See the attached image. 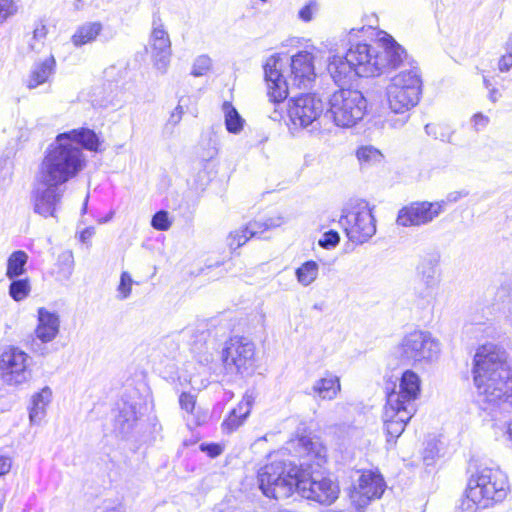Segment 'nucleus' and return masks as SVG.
Listing matches in <instances>:
<instances>
[{
	"mask_svg": "<svg viewBox=\"0 0 512 512\" xmlns=\"http://www.w3.org/2000/svg\"><path fill=\"white\" fill-rule=\"evenodd\" d=\"M82 149L101 150V141L94 130L81 127L58 134L39 165V182L63 185L76 178L87 166Z\"/></svg>",
	"mask_w": 512,
	"mask_h": 512,
	"instance_id": "f257e3e1",
	"label": "nucleus"
},
{
	"mask_svg": "<svg viewBox=\"0 0 512 512\" xmlns=\"http://www.w3.org/2000/svg\"><path fill=\"white\" fill-rule=\"evenodd\" d=\"M473 379L483 395L484 410L512 408V371L505 350L489 343L480 346L473 360Z\"/></svg>",
	"mask_w": 512,
	"mask_h": 512,
	"instance_id": "f03ea898",
	"label": "nucleus"
},
{
	"mask_svg": "<svg viewBox=\"0 0 512 512\" xmlns=\"http://www.w3.org/2000/svg\"><path fill=\"white\" fill-rule=\"evenodd\" d=\"M355 29L349 32L348 43L350 47L344 56L333 55L329 58L327 70L333 81L342 86L349 83L355 77L379 76V68L376 57L380 51L379 44L366 42L352 43Z\"/></svg>",
	"mask_w": 512,
	"mask_h": 512,
	"instance_id": "7ed1b4c3",
	"label": "nucleus"
},
{
	"mask_svg": "<svg viewBox=\"0 0 512 512\" xmlns=\"http://www.w3.org/2000/svg\"><path fill=\"white\" fill-rule=\"evenodd\" d=\"M301 466L291 461H273L261 467L257 474L258 487L264 496L287 499L297 493Z\"/></svg>",
	"mask_w": 512,
	"mask_h": 512,
	"instance_id": "20e7f679",
	"label": "nucleus"
},
{
	"mask_svg": "<svg viewBox=\"0 0 512 512\" xmlns=\"http://www.w3.org/2000/svg\"><path fill=\"white\" fill-rule=\"evenodd\" d=\"M423 82L418 67H411L395 75L386 88L389 108L402 114L415 107L422 95Z\"/></svg>",
	"mask_w": 512,
	"mask_h": 512,
	"instance_id": "39448f33",
	"label": "nucleus"
},
{
	"mask_svg": "<svg viewBox=\"0 0 512 512\" xmlns=\"http://www.w3.org/2000/svg\"><path fill=\"white\" fill-rule=\"evenodd\" d=\"M338 222L347 238L356 244L367 242L376 233L372 209L363 199H350L343 206Z\"/></svg>",
	"mask_w": 512,
	"mask_h": 512,
	"instance_id": "423d86ee",
	"label": "nucleus"
},
{
	"mask_svg": "<svg viewBox=\"0 0 512 512\" xmlns=\"http://www.w3.org/2000/svg\"><path fill=\"white\" fill-rule=\"evenodd\" d=\"M328 104L325 116L329 115L335 125L344 128L356 125L368 111L367 99L359 90L340 88L329 97Z\"/></svg>",
	"mask_w": 512,
	"mask_h": 512,
	"instance_id": "0eeeda50",
	"label": "nucleus"
},
{
	"mask_svg": "<svg viewBox=\"0 0 512 512\" xmlns=\"http://www.w3.org/2000/svg\"><path fill=\"white\" fill-rule=\"evenodd\" d=\"M470 493L482 500L484 507L501 503L509 492L507 475L498 467H479L468 481Z\"/></svg>",
	"mask_w": 512,
	"mask_h": 512,
	"instance_id": "6e6552de",
	"label": "nucleus"
},
{
	"mask_svg": "<svg viewBox=\"0 0 512 512\" xmlns=\"http://www.w3.org/2000/svg\"><path fill=\"white\" fill-rule=\"evenodd\" d=\"M221 359L227 373L241 378L252 376L256 369L255 344L244 336H233L225 342Z\"/></svg>",
	"mask_w": 512,
	"mask_h": 512,
	"instance_id": "1a4fd4ad",
	"label": "nucleus"
},
{
	"mask_svg": "<svg viewBox=\"0 0 512 512\" xmlns=\"http://www.w3.org/2000/svg\"><path fill=\"white\" fill-rule=\"evenodd\" d=\"M440 353L438 340L430 332L415 330L406 334L397 346V354L401 362L408 365L431 363Z\"/></svg>",
	"mask_w": 512,
	"mask_h": 512,
	"instance_id": "9d476101",
	"label": "nucleus"
},
{
	"mask_svg": "<svg viewBox=\"0 0 512 512\" xmlns=\"http://www.w3.org/2000/svg\"><path fill=\"white\" fill-rule=\"evenodd\" d=\"M281 66V58L277 54L268 57L263 65L267 94L270 102L275 106L269 118L275 122H280L283 119V103L289 95L288 82L283 80Z\"/></svg>",
	"mask_w": 512,
	"mask_h": 512,
	"instance_id": "9b49d317",
	"label": "nucleus"
},
{
	"mask_svg": "<svg viewBox=\"0 0 512 512\" xmlns=\"http://www.w3.org/2000/svg\"><path fill=\"white\" fill-rule=\"evenodd\" d=\"M297 494L321 505H331L339 497L340 488L336 480L329 476L317 477L301 468Z\"/></svg>",
	"mask_w": 512,
	"mask_h": 512,
	"instance_id": "f8f14e48",
	"label": "nucleus"
},
{
	"mask_svg": "<svg viewBox=\"0 0 512 512\" xmlns=\"http://www.w3.org/2000/svg\"><path fill=\"white\" fill-rule=\"evenodd\" d=\"M324 112V102L315 93H304L291 97L287 114L293 125L301 128L312 126Z\"/></svg>",
	"mask_w": 512,
	"mask_h": 512,
	"instance_id": "ddd939ff",
	"label": "nucleus"
},
{
	"mask_svg": "<svg viewBox=\"0 0 512 512\" xmlns=\"http://www.w3.org/2000/svg\"><path fill=\"white\" fill-rule=\"evenodd\" d=\"M386 489L384 477L378 470H364L349 492L352 505L361 510L373 500L380 499Z\"/></svg>",
	"mask_w": 512,
	"mask_h": 512,
	"instance_id": "4468645a",
	"label": "nucleus"
},
{
	"mask_svg": "<svg viewBox=\"0 0 512 512\" xmlns=\"http://www.w3.org/2000/svg\"><path fill=\"white\" fill-rule=\"evenodd\" d=\"M445 211V201H414L397 213L396 223L402 227H420L431 223Z\"/></svg>",
	"mask_w": 512,
	"mask_h": 512,
	"instance_id": "2eb2a0df",
	"label": "nucleus"
},
{
	"mask_svg": "<svg viewBox=\"0 0 512 512\" xmlns=\"http://www.w3.org/2000/svg\"><path fill=\"white\" fill-rule=\"evenodd\" d=\"M149 50L153 67L162 75L166 74L172 57L171 40L160 16L153 14Z\"/></svg>",
	"mask_w": 512,
	"mask_h": 512,
	"instance_id": "dca6fc26",
	"label": "nucleus"
},
{
	"mask_svg": "<svg viewBox=\"0 0 512 512\" xmlns=\"http://www.w3.org/2000/svg\"><path fill=\"white\" fill-rule=\"evenodd\" d=\"M421 391V380L413 370H406L399 380V391H392L387 394V404L390 407H403L415 412L414 401Z\"/></svg>",
	"mask_w": 512,
	"mask_h": 512,
	"instance_id": "f3484780",
	"label": "nucleus"
},
{
	"mask_svg": "<svg viewBox=\"0 0 512 512\" xmlns=\"http://www.w3.org/2000/svg\"><path fill=\"white\" fill-rule=\"evenodd\" d=\"M316 73L314 66V56L308 51H298L290 58V74L283 80L288 82V90L290 86L301 88H309L315 81Z\"/></svg>",
	"mask_w": 512,
	"mask_h": 512,
	"instance_id": "a211bd4d",
	"label": "nucleus"
},
{
	"mask_svg": "<svg viewBox=\"0 0 512 512\" xmlns=\"http://www.w3.org/2000/svg\"><path fill=\"white\" fill-rule=\"evenodd\" d=\"M59 185H45L39 182V170L35 179V187L32 192L34 211L43 216H54L56 205L61 199V194L56 191Z\"/></svg>",
	"mask_w": 512,
	"mask_h": 512,
	"instance_id": "6ab92c4d",
	"label": "nucleus"
},
{
	"mask_svg": "<svg viewBox=\"0 0 512 512\" xmlns=\"http://www.w3.org/2000/svg\"><path fill=\"white\" fill-rule=\"evenodd\" d=\"M414 411L403 407L385 406L384 430L386 433L387 444L394 445L396 439L404 432L407 423L410 421Z\"/></svg>",
	"mask_w": 512,
	"mask_h": 512,
	"instance_id": "aec40b11",
	"label": "nucleus"
},
{
	"mask_svg": "<svg viewBox=\"0 0 512 512\" xmlns=\"http://www.w3.org/2000/svg\"><path fill=\"white\" fill-rule=\"evenodd\" d=\"M383 44L380 45V51H378V57H376L379 75L384 72L386 68L396 69L403 63L404 59L407 58L406 50L398 44L395 39L386 34L382 38Z\"/></svg>",
	"mask_w": 512,
	"mask_h": 512,
	"instance_id": "412c9836",
	"label": "nucleus"
},
{
	"mask_svg": "<svg viewBox=\"0 0 512 512\" xmlns=\"http://www.w3.org/2000/svg\"><path fill=\"white\" fill-rule=\"evenodd\" d=\"M27 354L16 347L10 346L0 356V373L7 381H12L26 369Z\"/></svg>",
	"mask_w": 512,
	"mask_h": 512,
	"instance_id": "4be33fe9",
	"label": "nucleus"
},
{
	"mask_svg": "<svg viewBox=\"0 0 512 512\" xmlns=\"http://www.w3.org/2000/svg\"><path fill=\"white\" fill-rule=\"evenodd\" d=\"M255 396L247 391L238 405L233 408L222 422V429L225 433H232L237 430L250 415Z\"/></svg>",
	"mask_w": 512,
	"mask_h": 512,
	"instance_id": "5701e85b",
	"label": "nucleus"
},
{
	"mask_svg": "<svg viewBox=\"0 0 512 512\" xmlns=\"http://www.w3.org/2000/svg\"><path fill=\"white\" fill-rule=\"evenodd\" d=\"M59 331V318L56 314L41 307L38 309V324L35 334L42 342H49L54 339Z\"/></svg>",
	"mask_w": 512,
	"mask_h": 512,
	"instance_id": "b1692460",
	"label": "nucleus"
},
{
	"mask_svg": "<svg viewBox=\"0 0 512 512\" xmlns=\"http://www.w3.org/2000/svg\"><path fill=\"white\" fill-rule=\"evenodd\" d=\"M133 393L138 394L139 401L130 403V418L133 417V420L138 421L152 410V394L144 378L137 382Z\"/></svg>",
	"mask_w": 512,
	"mask_h": 512,
	"instance_id": "393cba45",
	"label": "nucleus"
},
{
	"mask_svg": "<svg viewBox=\"0 0 512 512\" xmlns=\"http://www.w3.org/2000/svg\"><path fill=\"white\" fill-rule=\"evenodd\" d=\"M440 261L438 253H428L421 257L417 265V275L427 288H433L437 284V267Z\"/></svg>",
	"mask_w": 512,
	"mask_h": 512,
	"instance_id": "a878e982",
	"label": "nucleus"
},
{
	"mask_svg": "<svg viewBox=\"0 0 512 512\" xmlns=\"http://www.w3.org/2000/svg\"><path fill=\"white\" fill-rule=\"evenodd\" d=\"M340 390V378L329 371H326L324 376L315 381L312 386L314 394L324 400H332L336 398Z\"/></svg>",
	"mask_w": 512,
	"mask_h": 512,
	"instance_id": "bb28decb",
	"label": "nucleus"
},
{
	"mask_svg": "<svg viewBox=\"0 0 512 512\" xmlns=\"http://www.w3.org/2000/svg\"><path fill=\"white\" fill-rule=\"evenodd\" d=\"M56 68V60L54 56H49L40 63H37L32 69L26 86L29 89H34L39 85L46 83L52 76Z\"/></svg>",
	"mask_w": 512,
	"mask_h": 512,
	"instance_id": "cd10ccee",
	"label": "nucleus"
},
{
	"mask_svg": "<svg viewBox=\"0 0 512 512\" xmlns=\"http://www.w3.org/2000/svg\"><path fill=\"white\" fill-rule=\"evenodd\" d=\"M103 30V24L99 21L86 22L80 25L71 36V43L79 48L97 40Z\"/></svg>",
	"mask_w": 512,
	"mask_h": 512,
	"instance_id": "c85d7f7f",
	"label": "nucleus"
},
{
	"mask_svg": "<svg viewBox=\"0 0 512 512\" xmlns=\"http://www.w3.org/2000/svg\"><path fill=\"white\" fill-rule=\"evenodd\" d=\"M224 113L225 128L229 133L238 134L243 130L244 119L239 114L237 109L229 101H224L222 105Z\"/></svg>",
	"mask_w": 512,
	"mask_h": 512,
	"instance_id": "c756f323",
	"label": "nucleus"
},
{
	"mask_svg": "<svg viewBox=\"0 0 512 512\" xmlns=\"http://www.w3.org/2000/svg\"><path fill=\"white\" fill-rule=\"evenodd\" d=\"M28 254L23 250L12 252L7 259L6 276L9 279H15L23 275L26 271Z\"/></svg>",
	"mask_w": 512,
	"mask_h": 512,
	"instance_id": "7c9ffc66",
	"label": "nucleus"
},
{
	"mask_svg": "<svg viewBox=\"0 0 512 512\" xmlns=\"http://www.w3.org/2000/svg\"><path fill=\"white\" fill-rule=\"evenodd\" d=\"M283 223V219L280 216L268 218L264 221L255 220L249 222L245 225L246 230H248L249 235L254 237L261 238L264 232L271 228L279 227Z\"/></svg>",
	"mask_w": 512,
	"mask_h": 512,
	"instance_id": "2f4dec72",
	"label": "nucleus"
},
{
	"mask_svg": "<svg viewBox=\"0 0 512 512\" xmlns=\"http://www.w3.org/2000/svg\"><path fill=\"white\" fill-rule=\"evenodd\" d=\"M319 265L314 260L305 261L295 271L297 281L303 286L310 285L318 275Z\"/></svg>",
	"mask_w": 512,
	"mask_h": 512,
	"instance_id": "473e14b6",
	"label": "nucleus"
},
{
	"mask_svg": "<svg viewBox=\"0 0 512 512\" xmlns=\"http://www.w3.org/2000/svg\"><path fill=\"white\" fill-rule=\"evenodd\" d=\"M9 285V295L14 301H22L28 297L31 291V283L28 278L11 279Z\"/></svg>",
	"mask_w": 512,
	"mask_h": 512,
	"instance_id": "72a5a7b5",
	"label": "nucleus"
},
{
	"mask_svg": "<svg viewBox=\"0 0 512 512\" xmlns=\"http://www.w3.org/2000/svg\"><path fill=\"white\" fill-rule=\"evenodd\" d=\"M440 457L439 442L436 438H429L424 442L422 452L423 463L426 467L433 466Z\"/></svg>",
	"mask_w": 512,
	"mask_h": 512,
	"instance_id": "f704fd0d",
	"label": "nucleus"
},
{
	"mask_svg": "<svg viewBox=\"0 0 512 512\" xmlns=\"http://www.w3.org/2000/svg\"><path fill=\"white\" fill-rule=\"evenodd\" d=\"M356 156L361 163L366 164L380 163L383 158L380 150L371 145L359 147L356 151Z\"/></svg>",
	"mask_w": 512,
	"mask_h": 512,
	"instance_id": "c9c22d12",
	"label": "nucleus"
},
{
	"mask_svg": "<svg viewBox=\"0 0 512 512\" xmlns=\"http://www.w3.org/2000/svg\"><path fill=\"white\" fill-rule=\"evenodd\" d=\"M172 225V219L168 211L161 209L151 219V226L158 231H167Z\"/></svg>",
	"mask_w": 512,
	"mask_h": 512,
	"instance_id": "e433bc0d",
	"label": "nucleus"
},
{
	"mask_svg": "<svg viewBox=\"0 0 512 512\" xmlns=\"http://www.w3.org/2000/svg\"><path fill=\"white\" fill-rule=\"evenodd\" d=\"M478 508L485 509L486 507L482 504V500L471 495L470 487L467 485L465 497L461 499L459 509H461L462 512H475Z\"/></svg>",
	"mask_w": 512,
	"mask_h": 512,
	"instance_id": "4c0bfd02",
	"label": "nucleus"
},
{
	"mask_svg": "<svg viewBox=\"0 0 512 512\" xmlns=\"http://www.w3.org/2000/svg\"><path fill=\"white\" fill-rule=\"evenodd\" d=\"M211 67V58L206 54L200 55L193 62L191 74L195 77H201L205 75Z\"/></svg>",
	"mask_w": 512,
	"mask_h": 512,
	"instance_id": "58836bf2",
	"label": "nucleus"
},
{
	"mask_svg": "<svg viewBox=\"0 0 512 512\" xmlns=\"http://www.w3.org/2000/svg\"><path fill=\"white\" fill-rule=\"evenodd\" d=\"M252 236L249 235L246 227H242L230 233L228 237V245L231 249L235 250L243 246Z\"/></svg>",
	"mask_w": 512,
	"mask_h": 512,
	"instance_id": "ea45409f",
	"label": "nucleus"
},
{
	"mask_svg": "<svg viewBox=\"0 0 512 512\" xmlns=\"http://www.w3.org/2000/svg\"><path fill=\"white\" fill-rule=\"evenodd\" d=\"M299 444L304 448L308 455H311L317 459L324 458V448L318 443L314 442L309 437H301Z\"/></svg>",
	"mask_w": 512,
	"mask_h": 512,
	"instance_id": "a19ab883",
	"label": "nucleus"
},
{
	"mask_svg": "<svg viewBox=\"0 0 512 512\" xmlns=\"http://www.w3.org/2000/svg\"><path fill=\"white\" fill-rule=\"evenodd\" d=\"M425 132L427 135L432 136L435 139L451 143L452 133L448 132L444 127L440 125L427 124L425 126Z\"/></svg>",
	"mask_w": 512,
	"mask_h": 512,
	"instance_id": "79ce46f5",
	"label": "nucleus"
},
{
	"mask_svg": "<svg viewBox=\"0 0 512 512\" xmlns=\"http://www.w3.org/2000/svg\"><path fill=\"white\" fill-rule=\"evenodd\" d=\"M340 242V235L336 230L326 231L318 241V245L324 249L335 248Z\"/></svg>",
	"mask_w": 512,
	"mask_h": 512,
	"instance_id": "37998d69",
	"label": "nucleus"
},
{
	"mask_svg": "<svg viewBox=\"0 0 512 512\" xmlns=\"http://www.w3.org/2000/svg\"><path fill=\"white\" fill-rule=\"evenodd\" d=\"M17 5L14 0H0V24L15 15Z\"/></svg>",
	"mask_w": 512,
	"mask_h": 512,
	"instance_id": "c03bdc74",
	"label": "nucleus"
},
{
	"mask_svg": "<svg viewBox=\"0 0 512 512\" xmlns=\"http://www.w3.org/2000/svg\"><path fill=\"white\" fill-rule=\"evenodd\" d=\"M185 333L190 334L192 338H195L191 341V345L193 349H198L201 351L202 346L206 343L208 338V332L205 330L199 329H186Z\"/></svg>",
	"mask_w": 512,
	"mask_h": 512,
	"instance_id": "a18cd8bd",
	"label": "nucleus"
},
{
	"mask_svg": "<svg viewBox=\"0 0 512 512\" xmlns=\"http://www.w3.org/2000/svg\"><path fill=\"white\" fill-rule=\"evenodd\" d=\"M316 2L309 1L305 6H303L299 12L298 17L304 22H310L313 19V14L316 9Z\"/></svg>",
	"mask_w": 512,
	"mask_h": 512,
	"instance_id": "49530a36",
	"label": "nucleus"
},
{
	"mask_svg": "<svg viewBox=\"0 0 512 512\" xmlns=\"http://www.w3.org/2000/svg\"><path fill=\"white\" fill-rule=\"evenodd\" d=\"M199 448L210 458H216L222 453V448L217 443H201Z\"/></svg>",
	"mask_w": 512,
	"mask_h": 512,
	"instance_id": "de8ad7c7",
	"label": "nucleus"
},
{
	"mask_svg": "<svg viewBox=\"0 0 512 512\" xmlns=\"http://www.w3.org/2000/svg\"><path fill=\"white\" fill-rule=\"evenodd\" d=\"M179 404L183 410L192 412L195 407V398L190 393L182 392L179 397Z\"/></svg>",
	"mask_w": 512,
	"mask_h": 512,
	"instance_id": "09e8293b",
	"label": "nucleus"
},
{
	"mask_svg": "<svg viewBox=\"0 0 512 512\" xmlns=\"http://www.w3.org/2000/svg\"><path fill=\"white\" fill-rule=\"evenodd\" d=\"M179 211L186 223L191 222L194 215V206H191L187 202L179 204L178 208H174Z\"/></svg>",
	"mask_w": 512,
	"mask_h": 512,
	"instance_id": "8fccbe9b",
	"label": "nucleus"
},
{
	"mask_svg": "<svg viewBox=\"0 0 512 512\" xmlns=\"http://www.w3.org/2000/svg\"><path fill=\"white\" fill-rule=\"evenodd\" d=\"M472 122H473V126L474 128L479 131V130H482L484 129L488 123H489V118L484 115L483 113H476L473 115L472 117Z\"/></svg>",
	"mask_w": 512,
	"mask_h": 512,
	"instance_id": "3c124183",
	"label": "nucleus"
},
{
	"mask_svg": "<svg viewBox=\"0 0 512 512\" xmlns=\"http://www.w3.org/2000/svg\"><path fill=\"white\" fill-rule=\"evenodd\" d=\"M468 195H469V191H467L465 189L460 190V191H452L446 195V199H444L443 201H445V206H446L447 203H456L460 199L465 198Z\"/></svg>",
	"mask_w": 512,
	"mask_h": 512,
	"instance_id": "603ef678",
	"label": "nucleus"
},
{
	"mask_svg": "<svg viewBox=\"0 0 512 512\" xmlns=\"http://www.w3.org/2000/svg\"><path fill=\"white\" fill-rule=\"evenodd\" d=\"M182 101H183V98H181L179 100V104L172 111V113L168 119V124L176 125L180 122L182 115H183V106L181 105Z\"/></svg>",
	"mask_w": 512,
	"mask_h": 512,
	"instance_id": "864d4df0",
	"label": "nucleus"
},
{
	"mask_svg": "<svg viewBox=\"0 0 512 512\" xmlns=\"http://www.w3.org/2000/svg\"><path fill=\"white\" fill-rule=\"evenodd\" d=\"M12 468V459L6 455H0V478L10 472Z\"/></svg>",
	"mask_w": 512,
	"mask_h": 512,
	"instance_id": "5fc2aeb1",
	"label": "nucleus"
},
{
	"mask_svg": "<svg viewBox=\"0 0 512 512\" xmlns=\"http://www.w3.org/2000/svg\"><path fill=\"white\" fill-rule=\"evenodd\" d=\"M498 67L501 72H507L512 67V53L503 55L498 62Z\"/></svg>",
	"mask_w": 512,
	"mask_h": 512,
	"instance_id": "6e6d98bb",
	"label": "nucleus"
},
{
	"mask_svg": "<svg viewBox=\"0 0 512 512\" xmlns=\"http://www.w3.org/2000/svg\"><path fill=\"white\" fill-rule=\"evenodd\" d=\"M127 278H128V273L125 271L122 272L121 278H120V283L118 286L120 299H125L128 295V289L126 288Z\"/></svg>",
	"mask_w": 512,
	"mask_h": 512,
	"instance_id": "4d7b16f0",
	"label": "nucleus"
},
{
	"mask_svg": "<svg viewBox=\"0 0 512 512\" xmlns=\"http://www.w3.org/2000/svg\"><path fill=\"white\" fill-rule=\"evenodd\" d=\"M47 35V28L44 25H39L33 30L34 39H44Z\"/></svg>",
	"mask_w": 512,
	"mask_h": 512,
	"instance_id": "13d9d810",
	"label": "nucleus"
},
{
	"mask_svg": "<svg viewBox=\"0 0 512 512\" xmlns=\"http://www.w3.org/2000/svg\"><path fill=\"white\" fill-rule=\"evenodd\" d=\"M148 52H150V50L147 46H144L143 51L136 52L134 57L135 62H144Z\"/></svg>",
	"mask_w": 512,
	"mask_h": 512,
	"instance_id": "bf43d9fd",
	"label": "nucleus"
},
{
	"mask_svg": "<svg viewBox=\"0 0 512 512\" xmlns=\"http://www.w3.org/2000/svg\"><path fill=\"white\" fill-rule=\"evenodd\" d=\"M93 234H94V229L93 228H91V227L85 228L80 233V239H81V241L85 242V241L89 240L92 237Z\"/></svg>",
	"mask_w": 512,
	"mask_h": 512,
	"instance_id": "052dcab7",
	"label": "nucleus"
},
{
	"mask_svg": "<svg viewBox=\"0 0 512 512\" xmlns=\"http://www.w3.org/2000/svg\"><path fill=\"white\" fill-rule=\"evenodd\" d=\"M498 96H499V91L492 87L491 89H489V99L492 101V102H496L498 100Z\"/></svg>",
	"mask_w": 512,
	"mask_h": 512,
	"instance_id": "680f3d73",
	"label": "nucleus"
},
{
	"mask_svg": "<svg viewBox=\"0 0 512 512\" xmlns=\"http://www.w3.org/2000/svg\"><path fill=\"white\" fill-rule=\"evenodd\" d=\"M39 401H42V393H37L34 395L33 397V402H34V405L37 406L38 405V402Z\"/></svg>",
	"mask_w": 512,
	"mask_h": 512,
	"instance_id": "e2e57ef3",
	"label": "nucleus"
},
{
	"mask_svg": "<svg viewBox=\"0 0 512 512\" xmlns=\"http://www.w3.org/2000/svg\"><path fill=\"white\" fill-rule=\"evenodd\" d=\"M5 503V493L0 492V512H2Z\"/></svg>",
	"mask_w": 512,
	"mask_h": 512,
	"instance_id": "0e129e2a",
	"label": "nucleus"
},
{
	"mask_svg": "<svg viewBox=\"0 0 512 512\" xmlns=\"http://www.w3.org/2000/svg\"><path fill=\"white\" fill-rule=\"evenodd\" d=\"M268 1H269V0H250L252 7H255V6L257 5V3H258V2L266 3V2H268Z\"/></svg>",
	"mask_w": 512,
	"mask_h": 512,
	"instance_id": "69168bd1",
	"label": "nucleus"
},
{
	"mask_svg": "<svg viewBox=\"0 0 512 512\" xmlns=\"http://www.w3.org/2000/svg\"><path fill=\"white\" fill-rule=\"evenodd\" d=\"M507 433H508L509 439L512 441V422L508 426Z\"/></svg>",
	"mask_w": 512,
	"mask_h": 512,
	"instance_id": "338daca9",
	"label": "nucleus"
},
{
	"mask_svg": "<svg viewBox=\"0 0 512 512\" xmlns=\"http://www.w3.org/2000/svg\"><path fill=\"white\" fill-rule=\"evenodd\" d=\"M483 82H484V86H485L487 89H491V88H490L491 83H490V81H489L487 78H485V77H484Z\"/></svg>",
	"mask_w": 512,
	"mask_h": 512,
	"instance_id": "774afa93",
	"label": "nucleus"
}]
</instances>
